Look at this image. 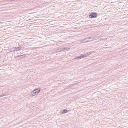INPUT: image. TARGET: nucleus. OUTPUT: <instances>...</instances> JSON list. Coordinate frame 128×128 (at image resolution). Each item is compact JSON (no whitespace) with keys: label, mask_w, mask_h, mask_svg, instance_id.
<instances>
[{"label":"nucleus","mask_w":128,"mask_h":128,"mask_svg":"<svg viewBox=\"0 0 128 128\" xmlns=\"http://www.w3.org/2000/svg\"><path fill=\"white\" fill-rule=\"evenodd\" d=\"M94 52H90L88 53H86L84 55L81 54L80 56L75 58L74 59L76 60L78 59H81L82 58L86 57Z\"/></svg>","instance_id":"f257e3e1"},{"label":"nucleus","mask_w":128,"mask_h":128,"mask_svg":"<svg viewBox=\"0 0 128 128\" xmlns=\"http://www.w3.org/2000/svg\"><path fill=\"white\" fill-rule=\"evenodd\" d=\"M40 88H37L34 90L30 94V95L32 96H34L37 94L40 91Z\"/></svg>","instance_id":"f03ea898"},{"label":"nucleus","mask_w":128,"mask_h":128,"mask_svg":"<svg viewBox=\"0 0 128 128\" xmlns=\"http://www.w3.org/2000/svg\"><path fill=\"white\" fill-rule=\"evenodd\" d=\"M98 16V14L97 13L93 12L90 14L89 17L90 18H96Z\"/></svg>","instance_id":"7ed1b4c3"},{"label":"nucleus","mask_w":128,"mask_h":128,"mask_svg":"<svg viewBox=\"0 0 128 128\" xmlns=\"http://www.w3.org/2000/svg\"><path fill=\"white\" fill-rule=\"evenodd\" d=\"M68 110H66L64 109L62 110H61L60 111V113L62 114H64L67 113L68 112Z\"/></svg>","instance_id":"20e7f679"},{"label":"nucleus","mask_w":128,"mask_h":128,"mask_svg":"<svg viewBox=\"0 0 128 128\" xmlns=\"http://www.w3.org/2000/svg\"><path fill=\"white\" fill-rule=\"evenodd\" d=\"M88 38H85L83 40H82L80 41V42L82 43H85L89 42L88 40Z\"/></svg>","instance_id":"39448f33"},{"label":"nucleus","mask_w":128,"mask_h":128,"mask_svg":"<svg viewBox=\"0 0 128 128\" xmlns=\"http://www.w3.org/2000/svg\"><path fill=\"white\" fill-rule=\"evenodd\" d=\"M22 48V47L21 46L18 47L17 48L15 47L14 48V51L15 52L18 51L20 50Z\"/></svg>","instance_id":"423d86ee"},{"label":"nucleus","mask_w":128,"mask_h":128,"mask_svg":"<svg viewBox=\"0 0 128 128\" xmlns=\"http://www.w3.org/2000/svg\"><path fill=\"white\" fill-rule=\"evenodd\" d=\"M55 51L56 53L62 52V48H58Z\"/></svg>","instance_id":"0eeeda50"},{"label":"nucleus","mask_w":128,"mask_h":128,"mask_svg":"<svg viewBox=\"0 0 128 128\" xmlns=\"http://www.w3.org/2000/svg\"><path fill=\"white\" fill-rule=\"evenodd\" d=\"M99 38V37L98 36H97L95 37L92 38V40L91 41H93L94 40H97Z\"/></svg>","instance_id":"6e6552de"},{"label":"nucleus","mask_w":128,"mask_h":128,"mask_svg":"<svg viewBox=\"0 0 128 128\" xmlns=\"http://www.w3.org/2000/svg\"><path fill=\"white\" fill-rule=\"evenodd\" d=\"M68 49H69V48H68L67 47H66V48H62V52L64 50H66L67 51Z\"/></svg>","instance_id":"1a4fd4ad"},{"label":"nucleus","mask_w":128,"mask_h":128,"mask_svg":"<svg viewBox=\"0 0 128 128\" xmlns=\"http://www.w3.org/2000/svg\"><path fill=\"white\" fill-rule=\"evenodd\" d=\"M21 56H20L19 55H18V56L15 57V58H17L18 59L20 58H20Z\"/></svg>","instance_id":"9d476101"},{"label":"nucleus","mask_w":128,"mask_h":128,"mask_svg":"<svg viewBox=\"0 0 128 128\" xmlns=\"http://www.w3.org/2000/svg\"><path fill=\"white\" fill-rule=\"evenodd\" d=\"M112 3H113V4H112V8L113 7L114 8V7L115 6L114 4L116 3V2H112Z\"/></svg>","instance_id":"9b49d317"},{"label":"nucleus","mask_w":128,"mask_h":128,"mask_svg":"<svg viewBox=\"0 0 128 128\" xmlns=\"http://www.w3.org/2000/svg\"><path fill=\"white\" fill-rule=\"evenodd\" d=\"M20 56H22V58L26 56V55L24 54L22 55H20Z\"/></svg>","instance_id":"f8f14e48"},{"label":"nucleus","mask_w":128,"mask_h":128,"mask_svg":"<svg viewBox=\"0 0 128 128\" xmlns=\"http://www.w3.org/2000/svg\"><path fill=\"white\" fill-rule=\"evenodd\" d=\"M6 94H2V95L0 96V97H3L5 96H6Z\"/></svg>","instance_id":"ddd939ff"},{"label":"nucleus","mask_w":128,"mask_h":128,"mask_svg":"<svg viewBox=\"0 0 128 128\" xmlns=\"http://www.w3.org/2000/svg\"><path fill=\"white\" fill-rule=\"evenodd\" d=\"M88 38V39H92V38H91V37H89V38Z\"/></svg>","instance_id":"4468645a"},{"label":"nucleus","mask_w":128,"mask_h":128,"mask_svg":"<svg viewBox=\"0 0 128 128\" xmlns=\"http://www.w3.org/2000/svg\"><path fill=\"white\" fill-rule=\"evenodd\" d=\"M114 16H112V20H114Z\"/></svg>","instance_id":"2eb2a0df"},{"label":"nucleus","mask_w":128,"mask_h":128,"mask_svg":"<svg viewBox=\"0 0 128 128\" xmlns=\"http://www.w3.org/2000/svg\"><path fill=\"white\" fill-rule=\"evenodd\" d=\"M112 11H113V9H112Z\"/></svg>","instance_id":"dca6fc26"}]
</instances>
